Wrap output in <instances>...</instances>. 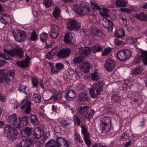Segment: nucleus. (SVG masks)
Segmentation results:
<instances>
[{
  "mask_svg": "<svg viewBox=\"0 0 147 147\" xmlns=\"http://www.w3.org/2000/svg\"><path fill=\"white\" fill-rule=\"evenodd\" d=\"M3 132L6 137L11 140H15L18 134L15 127L7 124L4 125Z\"/></svg>",
  "mask_w": 147,
  "mask_h": 147,
  "instance_id": "1",
  "label": "nucleus"
},
{
  "mask_svg": "<svg viewBox=\"0 0 147 147\" xmlns=\"http://www.w3.org/2000/svg\"><path fill=\"white\" fill-rule=\"evenodd\" d=\"M63 145L65 147H69L65 139L62 137H57L56 141L51 139L47 142L45 147H61Z\"/></svg>",
  "mask_w": 147,
  "mask_h": 147,
  "instance_id": "2",
  "label": "nucleus"
},
{
  "mask_svg": "<svg viewBox=\"0 0 147 147\" xmlns=\"http://www.w3.org/2000/svg\"><path fill=\"white\" fill-rule=\"evenodd\" d=\"M14 76V72L13 71H8L6 69H2L0 70V83H2L4 79L7 83L12 80Z\"/></svg>",
  "mask_w": 147,
  "mask_h": 147,
  "instance_id": "3",
  "label": "nucleus"
},
{
  "mask_svg": "<svg viewBox=\"0 0 147 147\" xmlns=\"http://www.w3.org/2000/svg\"><path fill=\"white\" fill-rule=\"evenodd\" d=\"M3 51L5 53L12 57L16 56L17 57L22 58L24 56L22 48L18 45L16 46L15 48L12 49L7 50L4 49Z\"/></svg>",
  "mask_w": 147,
  "mask_h": 147,
  "instance_id": "4",
  "label": "nucleus"
},
{
  "mask_svg": "<svg viewBox=\"0 0 147 147\" xmlns=\"http://www.w3.org/2000/svg\"><path fill=\"white\" fill-rule=\"evenodd\" d=\"M102 127V133L106 134L109 131L111 125V122L110 118L105 117L100 123Z\"/></svg>",
  "mask_w": 147,
  "mask_h": 147,
  "instance_id": "5",
  "label": "nucleus"
},
{
  "mask_svg": "<svg viewBox=\"0 0 147 147\" xmlns=\"http://www.w3.org/2000/svg\"><path fill=\"white\" fill-rule=\"evenodd\" d=\"M132 54L129 49H123L117 52L116 55L119 60L123 61L130 57Z\"/></svg>",
  "mask_w": 147,
  "mask_h": 147,
  "instance_id": "6",
  "label": "nucleus"
},
{
  "mask_svg": "<svg viewBox=\"0 0 147 147\" xmlns=\"http://www.w3.org/2000/svg\"><path fill=\"white\" fill-rule=\"evenodd\" d=\"M105 80H99L96 83L91 86L89 90V92H101L102 87L105 84Z\"/></svg>",
  "mask_w": 147,
  "mask_h": 147,
  "instance_id": "7",
  "label": "nucleus"
},
{
  "mask_svg": "<svg viewBox=\"0 0 147 147\" xmlns=\"http://www.w3.org/2000/svg\"><path fill=\"white\" fill-rule=\"evenodd\" d=\"M67 25L68 28L71 31L78 30L81 26L80 22L72 19L69 20Z\"/></svg>",
  "mask_w": 147,
  "mask_h": 147,
  "instance_id": "8",
  "label": "nucleus"
},
{
  "mask_svg": "<svg viewBox=\"0 0 147 147\" xmlns=\"http://www.w3.org/2000/svg\"><path fill=\"white\" fill-rule=\"evenodd\" d=\"M7 119L9 122L11 123L18 128V126L19 125V124L20 121V117H18L17 115L16 114L13 113L9 116Z\"/></svg>",
  "mask_w": 147,
  "mask_h": 147,
  "instance_id": "9",
  "label": "nucleus"
},
{
  "mask_svg": "<svg viewBox=\"0 0 147 147\" xmlns=\"http://www.w3.org/2000/svg\"><path fill=\"white\" fill-rule=\"evenodd\" d=\"M71 53L69 49L63 48L58 51L57 56L59 58H65L70 55Z\"/></svg>",
  "mask_w": 147,
  "mask_h": 147,
  "instance_id": "10",
  "label": "nucleus"
},
{
  "mask_svg": "<svg viewBox=\"0 0 147 147\" xmlns=\"http://www.w3.org/2000/svg\"><path fill=\"white\" fill-rule=\"evenodd\" d=\"M31 103L25 99L23 100L22 102L20 104L21 108L23 109H25V112L26 114H28L31 110Z\"/></svg>",
  "mask_w": 147,
  "mask_h": 147,
  "instance_id": "11",
  "label": "nucleus"
},
{
  "mask_svg": "<svg viewBox=\"0 0 147 147\" xmlns=\"http://www.w3.org/2000/svg\"><path fill=\"white\" fill-rule=\"evenodd\" d=\"M115 65V62L113 60L109 59L106 61L104 67L106 71H111L114 69Z\"/></svg>",
  "mask_w": 147,
  "mask_h": 147,
  "instance_id": "12",
  "label": "nucleus"
},
{
  "mask_svg": "<svg viewBox=\"0 0 147 147\" xmlns=\"http://www.w3.org/2000/svg\"><path fill=\"white\" fill-rule=\"evenodd\" d=\"M90 8L85 4H82L81 6V8L77 10L78 13L79 14L82 15H85L87 14L90 11Z\"/></svg>",
  "mask_w": 147,
  "mask_h": 147,
  "instance_id": "13",
  "label": "nucleus"
},
{
  "mask_svg": "<svg viewBox=\"0 0 147 147\" xmlns=\"http://www.w3.org/2000/svg\"><path fill=\"white\" fill-rule=\"evenodd\" d=\"M59 29L57 25L53 24L51 26V31L49 33L50 36L52 38H55L59 34Z\"/></svg>",
  "mask_w": 147,
  "mask_h": 147,
  "instance_id": "14",
  "label": "nucleus"
},
{
  "mask_svg": "<svg viewBox=\"0 0 147 147\" xmlns=\"http://www.w3.org/2000/svg\"><path fill=\"white\" fill-rule=\"evenodd\" d=\"M26 59L21 61H17L16 62V64L17 65L22 68H25L28 67L29 66L28 63L30 62V60L31 59L30 57L28 55H26Z\"/></svg>",
  "mask_w": 147,
  "mask_h": 147,
  "instance_id": "15",
  "label": "nucleus"
},
{
  "mask_svg": "<svg viewBox=\"0 0 147 147\" xmlns=\"http://www.w3.org/2000/svg\"><path fill=\"white\" fill-rule=\"evenodd\" d=\"M20 120L19 124V125L18 126L19 129H21L24 126H25L28 124V117L25 115L23 116L22 118L20 117Z\"/></svg>",
  "mask_w": 147,
  "mask_h": 147,
  "instance_id": "16",
  "label": "nucleus"
},
{
  "mask_svg": "<svg viewBox=\"0 0 147 147\" xmlns=\"http://www.w3.org/2000/svg\"><path fill=\"white\" fill-rule=\"evenodd\" d=\"M43 132H42V129L40 127H36L34 130L33 135V138L34 139H38L43 135Z\"/></svg>",
  "mask_w": 147,
  "mask_h": 147,
  "instance_id": "17",
  "label": "nucleus"
},
{
  "mask_svg": "<svg viewBox=\"0 0 147 147\" xmlns=\"http://www.w3.org/2000/svg\"><path fill=\"white\" fill-rule=\"evenodd\" d=\"M103 25L106 28L113 29V24L112 21L106 17L102 19Z\"/></svg>",
  "mask_w": 147,
  "mask_h": 147,
  "instance_id": "18",
  "label": "nucleus"
},
{
  "mask_svg": "<svg viewBox=\"0 0 147 147\" xmlns=\"http://www.w3.org/2000/svg\"><path fill=\"white\" fill-rule=\"evenodd\" d=\"M134 17L140 21L146 22L147 20V15L143 12H140L135 14Z\"/></svg>",
  "mask_w": 147,
  "mask_h": 147,
  "instance_id": "19",
  "label": "nucleus"
},
{
  "mask_svg": "<svg viewBox=\"0 0 147 147\" xmlns=\"http://www.w3.org/2000/svg\"><path fill=\"white\" fill-rule=\"evenodd\" d=\"M88 109L87 106H80L78 108V112L82 116V118L86 117V114H87V111Z\"/></svg>",
  "mask_w": 147,
  "mask_h": 147,
  "instance_id": "20",
  "label": "nucleus"
},
{
  "mask_svg": "<svg viewBox=\"0 0 147 147\" xmlns=\"http://www.w3.org/2000/svg\"><path fill=\"white\" fill-rule=\"evenodd\" d=\"M90 49L88 47H85L80 48L79 49V53L80 54L86 56L90 53Z\"/></svg>",
  "mask_w": 147,
  "mask_h": 147,
  "instance_id": "21",
  "label": "nucleus"
},
{
  "mask_svg": "<svg viewBox=\"0 0 147 147\" xmlns=\"http://www.w3.org/2000/svg\"><path fill=\"white\" fill-rule=\"evenodd\" d=\"M91 51L94 54L101 52L103 50L102 47L98 44H96L91 47Z\"/></svg>",
  "mask_w": 147,
  "mask_h": 147,
  "instance_id": "22",
  "label": "nucleus"
},
{
  "mask_svg": "<svg viewBox=\"0 0 147 147\" xmlns=\"http://www.w3.org/2000/svg\"><path fill=\"white\" fill-rule=\"evenodd\" d=\"M90 67V65L89 64L88 62H86L83 63L81 65V69L82 71L86 73L89 71Z\"/></svg>",
  "mask_w": 147,
  "mask_h": 147,
  "instance_id": "23",
  "label": "nucleus"
},
{
  "mask_svg": "<svg viewBox=\"0 0 147 147\" xmlns=\"http://www.w3.org/2000/svg\"><path fill=\"white\" fill-rule=\"evenodd\" d=\"M3 16L5 17V18H7L5 20V19L2 17L0 19V21L1 22L3 23L5 25H6V24L9 25V24L11 22V18L9 16V15H8L7 14H4Z\"/></svg>",
  "mask_w": 147,
  "mask_h": 147,
  "instance_id": "24",
  "label": "nucleus"
},
{
  "mask_svg": "<svg viewBox=\"0 0 147 147\" xmlns=\"http://www.w3.org/2000/svg\"><path fill=\"white\" fill-rule=\"evenodd\" d=\"M30 119L31 123L33 125L36 126L39 124V121L35 115H31L30 117Z\"/></svg>",
  "mask_w": 147,
  "mask_h": 147,
  "instance_id": "25",
  "label": "nucleus"
},
{
  "mask_svg": "<svg viewBox=\"0 0 147 147\" xmlns=\"http://www.w3.org/2000/svg\"><path fill=\"white\" fill-rule=\"evenodd\" d=\"M125 35V31L122 28L117 30L115 33V36L118 38H121L124 36Z\"/></svg>",
  "mask_w": 147,
  "mask_h": 147,
  "instance_id": "26",
  "label": "nucleus"
},
{
  "mask_svg": "<svg viewBox=\"0 0 147 147\" xmlns=\"http://www.w3.org/2000/svg\"><path fill=\"white\" fill-rule=\"evenodd\" d=\"M73 38V36L71 33H68L66 34L64 36L63 41L66 43H69L71 42Z\"/></svg>",
  "mask_w": 147,
  "mask_h": 147,
  "instance_id": "27",
  "label": "nucleus"
},
{
  "mask_svg": "<svg viewBox=\"0 0 147 147\" xmlns=\"http://www.w3.org/2000/svg\"><path fill=\"white\" fill-rule=\"evenodd\" d=\"M141 53L140 56L141 57L142 61L144 65H147V51H142Z\"/></svg>",
  "mask_w": 147,
  "mask_h": 147,
  "instance_id": "28",
  "label": "nucleus"
},
{
  "mask_svg": "<svg viewBox=\"0 0 147 147\" xmlns=\"http://www.w3.org/2000/svg\"><path fill=\"white\" fill-rule=\"evenodd\" d=\"M115 3L117 7H124L127 5V2L124 0H116Z\"/></svg>",
  "mask_w": 147,
  "mask_h": 147,
  "instance_id": "29",
  "label": "nucleus"
},
{
  "mask_svg": "<svg viewBox=\"0 0 147 147\" xmlns=\"http://www.w3.org/2000/svg\"><path fill=\"white\" fill-rule=\"evenodd\" d=\"M143 70V67L142 66L140 65L132 70V74L133 75H138L140 74Z\"/></svg>",
  "mask_w": 147,
  "mask_h": 147,
  "instance_id": "30",
  "label": "nucleus"
},
{
  "mask_svg": "<svg viewBox=\"0 0 147 147\" xmlns=\"http://www.w3.org/2000/svg\"><path fill=\"white\" fill-rule=\"evenodd\" d=\"M88 95L86 94H84L83 92H80L79 95V100L83 101H88L89 99Z\"/></svg>",
  "mask_w": 147,
  "mask_h": 147,
  "instance_id": "31",
  "label": "nucleus"
},
{
  "mask_svg": "<svg viewBox=\"0 0 147 147\" xmlns=\"http://www.w3.org/2000/svg\"><path fill=\"white\" fill-rule=\"evenodd\" d=\"M120 100V97L117 94H114L112 96L111 101L113 104L119 103Z\"/></svg>",
  "mask_w": 147,
  "mask_h": 147,
  "instance_id": "32",
  "label": "nucleus"
},
{
  "mask_svg": "<svg viewBox=\"0 0 147 147\" xmlns=\"http://www.w3.org/2000/svg\"><path fill=\"white\" fill-rule=\"evenodd\" d=\"M72 121L70 118L68 117L65 120H63L61 122V125L65 127L69 125L72 122Z\"/></svg>",
  "mask_w": 147,
  "mask_h": 147,
  "instance_id": "33",
  "label": "nucleus"
},
{
  "mask_svg": "<svg viewBox=\"0 0 147 147\" xmlns=\"http://www.w3.org/2000/svg\"><path fill=\"white\" fill-rule=\"evenodd\" d=\"M76 95V92H67L65 95V97L67 99L72 100L74 98Z\"/></svg>",
  "mask_w": 147,
  "mask_h": 147,
  "instance_id": "34",
  "label": "nucleus"
},
{
  "mask_svg": "<svg viewBox=\"0 0 147 147\" xmlns=\"http://www.w3.org/2000/svg\"><path fill=\"white\" fill-rule=\"evenodd\" d=\"M60 11V9L59 7H55L52 13L53 17L56 18L59 17Z\"/></svg>",
  "mask_w": 147,
  "mask_h": 147,
  "instance_id": "35",
  "label": "nucleus"
},
{
  "mask_svg": "<svg viewBox=\"0 0 147 147\" xmlns=\"http://www.w3.org/2000/svg\"><path fill=\"white\" fill-rule=\"evenodd\" d=\"M82 129V132L84 138L85 137H89V133L87 131V129L84 126H81Z\"/></svg>",
  "mask_w": 147,
  "mask_h": 147,
  "instance_id": "36",
  "label": "nucleus"
},
{
  "mask_svg": "<svg viewBox=\"0 0 147 147\" xmlns=\"http://www.w3.org/2000/svg\"><path fill=\"white\" fill-rule=\"evenodd\" d=\"M62 96V93H59L57 94H53V96L50 98V99L53 102L56 101L57 99L61 98Z\"/></svg>",
  "mask_w": 147,
  "mask_h": 147,
  "instance_id": "37",
  "label": "nucleus"
},
{
  "mask_svg": "<svg viewBox=\"0 0 147 147\" xmlns=\"http://www.w3.org/2000/svg\"><path fill=\"white\" fill-rule=\"evenodd\" d=\"M43 4L46 8H49L54 5V3L51 0H44Z\"/></svg>",
  "mask_w": 147,
  "mask_h": 147,
  "instance_id": "38",
  "label": "nucleus"
},
{
  "mask_svg": "<svg viewBox=\"0 0 147 147\" xmlns=\"http://www.w3.org/2000/svg\"><path fill=\"white\" fill-rule=\"evenodd\" d=\"M30 145L29 144L28 142L24 141H22L16 145V147H30Z\"/></svg>",
  "mask_w": 147,
  "mask_h": 147,
  "instance_id": "39",
  "label": "nucleus"
},
{
  "mask_svg": "<svg viewBox=\"0 0 147 147\" xmlns=\"http://www.w3.org/2000/svg\"><path fill=\"white\" fill-rule=\"evenodd\" d=\"M95 113V111L93 109H91L90 112L86 114V117H84V118H86L88 121H89L90 118L92 117Z\"/></svg>",
  "mask_w": 147,
  "mask_h": 147,
  "instance_id": "40",
  "label": "nucleus"
},
{
  "mask_svg": "<svg viewBox=\"0 0 147 147\" xmlns=\"http://www.w3.org/2000/svg\"><path fill=\"white\" fill-rule=\"evenodd\" d=\"M23 131L24 134L26 137H29L32 133L31 128L30 127L26 128Z\"/></svg>",
  "mask_w": 147,
  "mask_h": 147,
  "instance_id": "41",
  "label": "nucleus"
},
{
  "mask_svg": "<svg viewBox=\"0 0 147 147\" xmlns=\"http://www.w3.org/2000/svg\"><path fill=\"white\" fill-rule=\"evenodd\" d=\"M48 36V34L45 32L41 34L40 35V40L43 42H46Z\"/></svg>",
  "mask_w": 147,
  "mask_h": 147,
  "instance_id": "42",
  "label": "nucleus"
},
{
  "mask_svg": "<svg viewBox=\"0 0 147 147\" xmlns=\"http://www.w3.org/2000/svg\"><path fill=\"white\" fill-rule=\"evenodd\" d=\"M114 43L116 46H122L125 44L124 42L117 38L114 40Z\"/></svg>",
  "mask_w": 147,
  "mask_h": 147,
  "instance_id": "43",
  "label": "nucleus"
},
{
  "mask_svg": "<svg viewBox=\"0 0 147 147\" xmlns=\"http://www.w3.org/2000/svg\"><path fill=\"white\" fill-rule=\"evenodd\" d=\"M32 98L36 103H38L41 101V96L38 94H34L33 95Z\"/></svg>",
  "mask_w": 147,
  "mask_h": 147,
  "instance_id": "44",
  "label": "nucleus"
},
{
  "mask_svg": "<svg viewBox=\"0 0 147 147\" xmlns=\"http://www.w3.org/2000/svg\"><path fill=\"white\" fill-rule=\"evenodd\" d=\"M18 90L21 92H28L29 90L27 86L22 85H20L19 87Z\"/></svg>",
  "mask_w": 147,
  "mask_h": 147,
  "instance_id": "45",
  "label": "nucleus"
},
{
  "mask_svg": "<svg viewBox=\"0 0 147 147\" xmlns=\"http://www.w3.org/2000/svg\"><path fill=\"white\" fill-rule=\"evenodd\" d=\"M141 61V58L140 55L136 57L132 62L133 65H136L139 64Z\"/></svg>",
  "mask_w": 147,
  "mask_h": 147,
  "instance_id": "46",
  "label": "nucleus"
},
{
  "mask_svg": "<svg viewBox=\"0 0 147 147\" xmlns=\"http://www.w3.org/2000/svg\"><path fill=\"white\" fill-rule=\"evenodd\" d=\"M126 41L128 43L134 44L137 42V39L131 37H129L127 38Z\"/></svg>",
  "mask_w": 147,
  "mask_h": 147,
  "instance_id": "47",
  "label": "nucleus"
},
{
  "mask_svg": "<svg viewBox=\"0 0 147 147\" xmlns=\"http://www.w3.org/2000/svg\"><path fill=\"white\" fill-rule=\"evenodd\" d=\"M92 35L94 37H96L99 38H101L102 36V32L99 30H96L94 32L92 33Z\"/></svg>",
  "mask_w": 147,
  "mask_h": 147,
  "instance_id": "48",
  "label": "nucleus"
},
{
  "mask_svg": "<svg viewBox=\"0 0 147 147\" xmlns=\"http://www.w3.org/2000/svg\"><path fill=\"white\" fill-rule=\"evenodd\" d=\"M55 54V53L53 52V50H52L49 51L46 55V58L48 59H51L53 58V56Z\"/></svg>",
  "mask_w": 147,
  "mask_h": 147,
  "instance_id": "49",
  "label": "nucleus"
},
{
  "mask_svg": "<svg viewBox=\"0 0 147 147\" xmlns=\"http://www.w3.org/2000/svg\"><path fill=\"white\" fill-rule=\"evenodd\" d=\"M0 57L5 60H13L8 55L5 54L3 53L0 52Z\"/></svg>",
  "mask_w": 147,
  "mask_h": 147,
  "instance_id": "50",
  "label": "nucleus"
},
{
  "mask_svg": "<svg viewBox=\"0 0 147 147\" xmlns=\"http://www.w3.org/2000/svg\"><path fill=\"white\" fill-rule=\"evenodd\" d=\"M32 83L34 87H36L38 84V81L36 78L34 77H32Z\"/></svg>",
  "mask_w": 147,
  "mask_h": 147,
  "instance_id": "51",
  "label": "nucleus"
},
{
  "mask_svg": "<svg viewBox=\"0 0 147 147\" xmlns=\"http://www.w3.org/2000/svg\"><path fill=\"white\" fill-rule=\"evenodd\" d=\"M91 7L93 11H96V10H100L101 9L100 7L97 4L92 3L91 4Z\"/></svg>",
  "mask_w": 147,
  "mask_h": 147,
  "instance_id": "52",
  "label": "nucleus"
},
{
  "mask_svg": "<svg viewBox=\"0 0 147 147\" xmlns=\"http://www.w3.org/2000/svg\"><path fill=\"white\" fill-rule=\"evenodd\" d=\"M83 60V58L78 57H75L73 60L74 63L75 64H79Z\"/></svg>",
  "mask_w": 147,
  "mask_h": 147,
  "instance_id": "53",
  "label": "nucleus"
},
{
  "mask_svg": "<svg viewBox=\"0 0 147 147\" xmlns=\"http://www.w3.org/2000/svg\"><path fill=\"white\" fill-rule=\"evenodd\" d=\"M20 37L22 41H25L26 38V34L24 31H22L20 33Z\"/></svg>",
  "mask_w": 147,
  "mask_h": 147,
  "instance_id": "54",
  "label": "nucleus"
},
{
  "mask_svg": "<svg viewBox=\"0 0 147 147\" xmlns=\"http://www.w3.org/2000/svg\"><path fill=\"white\" fill-rule=\"evenodd\" d=\"M140 97H138L137 98H136L134 99V105H134V106L136 107V106H138L139 104L141 102L142 100L141 99V96L139 95Z\"/></svg>",
  "mask_w": 147,
  "mask_h": 147,
  "instance_id": "55",
  "label": "nucleus"
},
{
  "mask_svg": "<svg viewBox=\"0 0 147 147\" xmlns=\"http://www.w3.org/2000/svg\"><path fill=\"white\" fill-rule=\"evenodd\" d=\"M37 38V35L36 33L34 31H33L31 34V36L30 37V39L32 41L36 40Z\"/></svg>",
  "mask_w": 147,
  "mask_h": 147,
  "instance_id": "56",
  "label": "nucleus"
},
{
  "mask_svg": "<svg viewBox=\"0 0 147 147\" xmlns=\"http://www.w3.org/2000/svg\"><path fill=\"white\" fill-rule=\"evenodd\" d=\"M55 67L59 72L63 68L64 65L61 63H57L56 64Z\"/></svg>",
  "mask_w": 147,
  "mask_h": 147,
  "instance_id": "57",
  "label": "nucleus"
},
{
  "mask_svg": "<svg viewBox=\"0 0 147 147\" xmlns=\"http://www.w3.org/2000/svg\"><path fill=\"white\" fill-rule=\"evenodd\" d=\"M91 78L92 80L93 81L98 80L99 78V77L96 72H95L91 74Z\"/></svg>",
  "mask_w": 147,
  "mask_h": 147,
  "instance_id": "58",
  "label": "nucleus"
},
{
  "mask_svg": "<svg viewBox=\"0 0 147 147\" xmlns=\"http://www.w3.org/2000/svg\"><path fill=\"white\" fill-rule=\"evenodd\" d=\"M111 49L110 47L106 48L102 52V56H104L107 55L111 52Z\"/></svg>",
  "mask_w": 147,
  "mask_h": 147,
  "instance_id": "59",
  "label": "nucleus"
},
{
  "mask_svg": "<svg viewBox=\"0 0 147 147\" xmlns=\"http://www.w3.org/2000/svg\"><path fill=\"white\" fill-rule=\"evenodd\" d=\"M131 84V83L129 82V80H125L123 83V88H127Z\"/></svg>",
  "mask_w": 147,
  "mask_h": 147,
  "instance_id": "60",
  "label": "nucleus"
},
{
  "mask_svg": "<svg viewBox=\"0 0 147 147\" xmlns=\"http://www.w3.org/2000/svg\"><path fill=\"white\" fill-rule=\"evenodd\" d=\"M73 120L75 123L77 125H80V121L79 117L78 116H74V117Z\"/></svg>",
  "mask_w": 147,
  "mask_h": 147,
  "instance_id": "61",
  "label": "nucleus"
},
{
  "mask_svg": "<svg viewBox=\"0 0 147 147\" xmlns=\"http://www.w3.org/2000/svg\"><path fill=\"white\" fill-rule=\"evenodd\" d=\"M89 137H85L84 138V141L86 144L88 146H89L91 143V141L89 139Z\"/></svg>",
  "mask_w": 147,
  "mask_h": 147,
  "instance_id": "62",
  "label": "nucleus"
},
{
  "mask_svg": "<svg viewBox=\"0 0 147 147\" xmlns=\"http://www.w3.org/2000/svg\"><path fill=\"white\" fill-rule=\"evenodd\" d=\"M59 72L58 70L54 67L53 69H51L50 74H57Z\"/></svg>",
  "mask_w": 147,
  "mask_h": 147,
  "instance_id": "63",
  "label": "nucleus"
},
{
  "mask_svg": "<svg viewBox=\"0 0 147 147\" xmlns=\"http://www.w3.org/2000/svg\"><path fill=\"white\" fill-rule=\"evenodd\" d=\"M42 145V144L41 142L38 141L35 142L33 144V147H40Z\"/></svg>",
  "mask_w": 147,
  "mask_h": 147,
  "instance_id": "64",
  "label": "nucleus"
}]
</instances>
